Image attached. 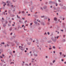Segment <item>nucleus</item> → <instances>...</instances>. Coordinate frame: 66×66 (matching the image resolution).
<instances>
[{
  "instance_id": "9d476101",
  "label": "nucleus",
  "mask_w": 66,
  "mask_h": 66,
  "mask_svg": "<svg viewBox=\"0 0 66 66\" xmlns=\"http://www.w3.org/2000/svg\"><path fill=\"white\" fill-rule=\"evenodd\" d=\"M12 30V28H10L9 29V30L11 31Z\"/></svg>"
},
{
  "instance_id": "0eeeda50",
  "label": "nucleus",
  "mask_w": 66,
  "mask_h": 66,
  "mask_svg": "<svg viewBox=\"0 0 66 66\" xmlns=\"http://www.w3.org/2000/svg\"><path fill=\"white\" fill-rule=\"evenodd\" d=\"M47 8V6H44V9H46Z\"/></svg>"
},
{
  "instance_id": "e433bc0d",
  "label": "nucleus",
  "mask_w": 66,
  "mask_h": 66,
  "mask_svg": "<svg viewBox=\"0 0 66 66\" xmlns=\"http://www.w3.org/2000/svg\"><path fill=\"white\" fill-rule=\"evenodd\" d=\"M53 52L54 53H55V51H53Z\"/></svg>"
},
{
  "instance_id": "cd10ccee",
  "label": "nucleus",
  "mask_w": 66,
  "mask_h": 66,
  "mask_svg": "<svg viewBox=\"0 0 66 66\" xmlns=\"http://www.w3.org/2000/svg\"><path fill=\"white\" fill-rule=\"evenodd\" d=\"M42 25H44V23H42Z\"/></svg>"
},
{
  "instance_id": "774afa93",
  "label": "nucleus",
  "mask_w": 66,
  "mask_h": 66,
  "mask_svg": "<svg viewBox=\"0 0 66 66\" xmlns=\"http://www.w3.org/2000/svg\"><path fill=\"white\" fill-rule=\"evenodd\" d=\"M30 55L31 56H32V54H31Z\"/></svg>"
},
{
  "instance_id": "5701e85b",
  "label": "nucleus",
  "mask_w": 66,
  "mask_h": 66,
  "mask_svg": "<svg viewBox=\"0 0 66 66\" xmlns=\"http://www.w3.org/2000/svg\"><path fill=\"white\" fill-rule=\"evenodd\" d=\"M50 19H49V18H48V21L49 22L50 21Z\"/></svg>"
},
{
  "instance_id": "f704fd0d",
  "label": "nucleus",
  "mask_w": 66,
  "mask_h": 66,
  "mask_svg": "<svg viewBox=\"0 0 66 66\" xmlns=\"http://www.w3.org/2000/svg\"><path fill=\"white\" fill-rule=\"evenodd\" d=\"M9 22L10 23H11V21H9Z\"/></svg>"
},
{
  "instance_id": "473e14b6",
  "label": "nucleus",
  "mask_w": 66,
  "mask_h": 66,
  "mask_svg": "<svg viewBox=\"0 0 66 66\" xmlns=\"http://www.w3.org/2000/svg\"><path fill=\"white\" fill-rule=\"evenodd\" d=\"M52 49V48H49V49L50 50H51V49Z\"/></svg>"
},
{
  "instance_id": "5fc2aeb1",
  "label": "nucleus",
  "mask_w": 66,
  "mask_h": 66,
  "mask_svg": "<svg viewBox=\"0 0 66 66\" xmlns=\"http://www.w3.org/2000/svg\"><path fill=\"white\" fill-rule=\"evenodd\" d=\"M29 53H30L31 54V51Z\"/></svg>"
},
{
  "instance_id": "7c9ffc66",
  "label": "nucleus",
  "mask_w": 66,
  "mask_h": 66,
  "mask_svg": "<svg viewBox=\"0 0 66 66\" xmlns=\"http://www.w3.org/2000/svg\"><path fill=\"white\" fill-rule=\"evenodd\" d=\"M25 65H27V66H28V64H25Z\"/></svg>"
},
{
  "instance_id": "9b49d317",
  "label": "nucleus",
  "mask_w": 66,
  "mask_h": 66,
  "mask_svg": "<svg viewBox=\"0 0 66 66\" xmlns=\"http://www.w3.org/2000/svg\"><path fill=\"white\" fill-rule=\"evenodd\" d=\"M1 44H5V43H4V42H2V43H1Z\"/></svg>"
},
{
  "instance_id": "ea45409f",
  "label": "nucleus",
  "mask_w": 66,
  "mask_h": 66,
  "mask_svg": "<svg viewBox=\"0 0 66 66\" xmlns=\"http://www.w3.org/2000/svg\"><path fill=\"white\" fill-rule=\"evenodd\" d=\"M45 57L46 58H48V57L47 56H46Z\"/></svg>"
},
{
  "instance_id": "f257e3e1",
  "label": "nucleus",
  "mask_w": 66,
  "mask_h": 66,
  "mask_svg": "<svg viewBox=\"0 0 66 66\" xmlns=\"http://www.w3.org/2000/svg\"><path fill=\"white\" fill-rule=\"evenodd\" d=\"M6 3L7 5L9 6H10L12 4V3L11 1H6Z\"/></svg>"
},
{
  "instance_id": "6ab92c4d",
  "label": "nucleus",
  "mask_w": 66,
  "mask_h": 66,
  "mask_svg": "<svg viewBox=\"0 0 66 66\" xmlns=\"http://www.w3.org/2000/svg\"><path fill=\"white\" fill-rule=\"evenodd\" d=\"M59 37V36L57 37V38H56L57 39H58V38Z\"/></svg>"
},
{
  "instance_id": "393cba45",
  "label": "nucleus",
  "mask_w": 66,
  "mask_h": 66,
  "mask_svg": "<svg viewBox=\"0 0 66 66\" xmlns=\"http://www.w3.org/2000/svg\"><path fill=\"white\" fill-rule=\"evenodd\" d=\"M44 17V15H43V16H42L41 17L42 18H43Z\"/></svg>"
},
{
  "instance_id": "f03ea898",
  "label": "nucleus",
  "mask_w": 66,
  "mask_h": 66,
  "mask_svg": "<svg viewBox=\"0 0 66 66\" xmlns=\"http://www.w3.org/2000/svg\"><path fill=\"white\" fill-rule=\"evenodd\" d=\"M51 39L53 42H55L56 41V37H55L54 38H53V37L51 38Z\"/></svg>"
},
{
  "instance_id": "ddd939ff",
  "label": "nucleus",
  "mask_w": 66,
  "mask_h": 66,
  "mask_svg": "<svg viewBox=\"0 0 66 66\" xmlns=\"http://www.w3.org/2000/svg\"><path fill=\"white\" fill-rule=\"evenodd\" d=\"M55 4L56 5V6H58V4L57 3H55Z\"/></svg>"
},
{
  "instance_id": "8fccbe9b",
  "label": "nucleus",
  "mask_w": 66,
  "mask_h": 66,
  "mask_svg": "<svg viewBox=\"0 0 66 66\" xmlns=\"http://www.w3.org/2000/svg\"><path fill=\"white\" fill-rule=\"evenodd\" d=\"M26 50H28V48H26Z\"/></svg>"
},
{
  "instance_id": "c756f323",
  "label": "nucleus",
  "mask_w": 66,
  "mask_h": 66,
  "mask_svg": "<svg viewBox=\"0 0 66 66\" xmlns=\"http://www.w3.org/2000/svg\"><path fill=\"white\" fill-rule=\"evenodd\" d=\"M6 26V25H3V26L4 27H5Z\"/></svg>"
},
{
  "instance_id": "a19ab883",
  "label": "nucleus",
  "mask_w": 66,
  "mask_h": 66,
  "mask_svg": "<svg viewBox=\"0 0 66 66\" xmlns=\"http://www.w3.org/2000/svg\"><path fill=\"white\" fill-rule=\"evenodd\" d=\"M63 24L64 25H65V23H63Z\"/></svg>"
},
{
  "instance_id": "1a4fd4ad",
  "label": "nucleus",
  "mask_w": 66,
  "mask_h": 66,
  "mask_svg": "<svg viewBox=\"0 0 66 66\" xmlns=\"http://www.w3.org/2000/svg\"><path fill=\"white\" fill-rule=\"evenodd\" d=\"M50 64L51 65H53V64L52 63H50Z\"/></svg>"
},
{
  "instance_id": "09e8293b",
  "label": "nucleus",
  "mask_w": 66,
  "mask_h": 66,
  "mask_svg": "<svg viewBox=\"0 0 66 66\" xmlns=\"http://www.w3.org/2000/svg\"><path fill=\"white\" fill-rule=\"evenodd\" d=\"M24 52H27V51H24Z\"/></svg>"
},
{
  "instance_id": "dca6fc26",
  "label": "nucleus",
  "mask_w": 66,
  "mask_h": 66,
  "mask_svg": "<svg viewBox=\"0 0 66 66\" xmlns=\"http://www.w3.org/2000/svg\"><path fill=\"white\" fill-rule=\"evenodd\" d=\"M14 64V62H11V63H10V64Z\"/></svg>"
},
{
  "instance_id": "c03bdc74",
  "label": "nucleus",
  "mask_w": 66,
  "mask_h": 66,
  "mask_svg": "<svg viewBox=\"0 0 66 66\" xmlns=\"http://www.w3.org/2000/svg\"><path fill=\"white\" fill-rule=\"evenodd\" d=\"M12 34H13V33L12 32L10 34V35H12Z\"/></svg>"
},
{
  "instance_id": "4c0bfd02",
  "label": "nucleus",
  "mask_w": 66,
  "mask_h": 66,
  "mask_svg": "<svg viewBox=\"0 0 66 66\" xmlns=\"http://www.w3.org/2000/svg\"><path fill=\"white\" fill-rule=\"evenodd\" d=\"M45 47H46V48H47L48 47V46H46Z\"/></svg>"
},
{
  "instance_id": "20e7f679",
  "label": "nucleus",
  "mask_w": 66,
  "mask_h": 66,
  "mask_svg": "<svg viewBox=\"0 0 66 66\" xmlns=\"http://www.w3.org/2000/svg\"><path fill=\"white\" fill-rule=\"evenodd\" d=\"M54 20L56 21H57L58 20L57 18H54Z\"/></svg>"
},
{
  "instance_id": "69168bd1",
  "label": "nucleus",
  "mask_w": 66,
  "mask_h": 66,
  "mask_svg": "<svg viewBox=\"0 0 66 66\" xmlns=\"http://www.w3.org/2000/svg\"><path fill=\"white\" fill-rule=\"evenodd\" d=\"M66 56V55H64V57H65Z\"/></svg>"
},
{
  "instance_id": "bb28decb",
  "label": "nucleus",
  "mask_w": 66,
  "mask_h": 66,
  "mask_svg": "<svg viewBox=\"0 0 66 66\" xmlns=\"http://www.w3.org/2000/svg\"><path fill=\"white\" fill-rule=\"evenodd\" d=\"M61 60L62 61H64V59H61Z\"/></svg>"
},
{
  "instance_id": "412c9836",
  "label": "nucleus",
  "mask_w": 66,
  "mask_h": 66,
  "mask_svg": "<svg viewBox=\"0 0 66 66\" xmlns=\"http://www.w3.org/2000/svg\"><path fill=\"white\" fill-rule=\"evenodd\" d=\"M32 24H33V23H30V25H32Z\"/></svg>"
},
{
  "instance_id": "13d9d810",
  "label": "nucleus",
  "mask_w": 66,
  "mask_h": 66,
  "mask_svg": "<svg viewBox=\"0 0 66 66\" xmlns=\"http://www.w3.org/2000/svg\"><path fill=\"white\" fill-rule=\"evenodd\" d=\"M39 49L40 50H41V48H39Z\"/></svg>"
},
{
  "instance_id": "6e6d98bb",
  "label": "nucleus",
  "mask_w": 66,
  "mask_h": 66,
  "mask_svg": "<svg viewBox=\"0 0 66 66\" xmlns=\"http://www.w3.org/2000/svg\"><path fill=\"white\" fill-rule=\"evenodd\" d=\"M0 57H1V58H3V57H2L1 56H0Z\"/></svg>"
},
{
  "instance_id": "f3484780",
  "label": "nucleus",
  "mask_w": 66,
  "mask_h": 66,
  "mask_svg": "<svg viewBox=\"0 0 66 66\" xmlns=\"http://www.w3.org/2000/svg\"><path fill=\"white\" fill-rule=\"evenodd\" d=\"M53 48H54V49H55V46H53Z\"/></svg>"
},
{
  "instance_id": "a878e982",
  "label": "nucleus",
  "mask_w": 66,
  "mask_h": 66,
  "mask_svg": "<svg viewBox=\"0 0 66 66\" xmlns=\"http://www.w3.org/2000/svg\"><path fill=\"white\" fill-rule=\"evenodd\" d=\"M32 59V60H35L34 59Z\"/></svg>"
},
{
  "instance_id": "052dcab7",
  "label": "nucleus",
  "mask_w": 66,
  "mask_h": 66,
  "mask_svg": "<svg viewBox=\"0 0 66 66\" xmlns=\"http://www.w3.org/2000/svg\"><path fill=\"white\" fill-rule=\"evenodd\" d=\"M15 25H14V24H12V26H14Z\"/></svg>"
},
{
  "instance_id": "a211bd4d",
  "label": "nucleus",
  "mask_w": 66,
  "mask_h": 66,
  "mask_svg": "<svg viewBox=\"0 0 66 66\" xmlns=\"http://www.w3.org/2000/svg\"><path fill=\"white\" fill-rule=\"evenodd\" d=\"M34 23L36 24L37 23V22H34Z\"/></svg>"
},
{
  "instance_id": "423d86ee",
  "label": "nucleus",
  "mask_w": 66,
  "mask_h": 66,
  "mask_svg": "<svg viewBox=\"0 0 66 66\" xmlns=\"http://www.w3.org/2000/svg\"><path fill=\"white\" fill-rule=\"evenodd\" d=\"M34 56H38V55L37 54H34Z\"/></svg>"
},
{
  "instance_id": "49530a36",
  "label": "nucleus",
  "mask_w": 66,
  "mask_h": 66,
  "mask_svg": "<svg viewBox=\"0 0 66 66\" xmlns=\"http://www.w3.org/2000/svg\"><path fill=\"white\" fill-rule=\"evenodd\" d=\"M45 34L46 35H47L46 33V32H45V33L44 34V35H45Z\"/></svg>"
},
{
  "instance_id": "6e6552de",
  "label": "nucleus",
  "mask_w": 66,
  "mask_h": 66,
  "mask_svg": "<svg viewBox=\"0 0 66 66\" xmlns=\"http://www.w3.org/2000/svg\"><path fill=\"white\" fill-rule=\"evenodd\" d=\"M52 42V41L51 40H50L48 41V43H50Z\"/></svg>"
},
{
  "instance_id": "864d4df0",
  "label": "nucleus",
  "mask_w": 66,
  "mask_h": 66,
  "mask_svg": "<svg viewBox=\"0 0 66 66\" xmlns=\"http://www.w3.org/2000/svg\"><path fill=\"white\" fill-rule=\"evenodd\" d=\"M13 53H15V51H13Z\"/></svg>"
},
{
  "instance_id": "37998d69",
  "label": "nucleus",
  "mask_w": 66,
  "mask_h": 66,
  "mask_svg": "<svg viewBox=\"0 0 66 66\" xmlns=\"http://www.w3.org/2000/svg\"><path fill=\"white\" fill-rule=\"evenodd\" d=\"M22 19L23 20H24L25 19L24 18H22Z\"/></svg>"
},
{
  "instance_id": "bf43d9fd",
  "label": "nucleus",
  "mask_w": 66,
  "mask_h": 66,
  "mask_svg": "<svg viewBox=\"0 0 66 66\" xmlns=\"http://www.w3.org/2000/svg\"><path fill=\"white\" fill-rule=\"evenodd\" d=\"M64 64H66V62H64Z\"/></svg>"
},
{
  "instance_id": "c9c22d12",
  "label": "nucleus",
  "mask_w": 66,
  "mask_h": 66,
  "mask_svg": "<svg viewBox=\"0 0 66 66\" xmlns=\"http://www.w3.org/2000/svg\"><path fill=\"white\" fill-rule=\"evenodd\" d=\"M40 9H41L42 10H43V8L42 7H41L40 8Z\"/></svg>"
},
{
  "instance_id": "4be33fe9",
  "label": "nucleus",
  "mask_w": 66,
  "mask_h": 66,
  "mask_svg": "<svg viewBox=\"0 0 66 66\" xmlns=\"http://www.w3.org/2000/svg\"><path fill=\"white\" fill-rule=\"evenodd\" d=\"M17 18H20V17L19 16H18V15H17Z\"/></svg>"
},
{
  "instance_id": "a18cd8bd",
  "label": "nucleus",
  "mask_w": 66,
  "mask_h": 66,
  "mask_svg": "<svg viewBox=\"0 0 66 66\" xmlns=\"http://www.w3.org/2000/svg\"><path fill=\"white\" fill-rule=\"evenodd\" d=\"M7 22H7V21H6L5 23H6V24H7Z\"/></svg>"
},
{
  "instance_id": "39448f33",
  "label": "nucleus",
  "mask_w": 66,
  "mask_h": 66,
  "mask_svg": "<svg viewBox=\"0 0 66 66\" xmlns=\"http://www.w3.org/2000/svg\"><path fill=\"white\" fill-rule=\"evenodd\" d=\"M60 6H63V4H60Z\"/></svg>"
},
{
  "instance_id": "b1692460",
  "label": "nucleus",
  "mask_w": 66,
  "mask_h": 66,
  "mask_svg": "<svg viewBox=\"0 0 66 66\" xmlns=\"http://www.w3.org/2000/svg\"><path fill=\"white\" fill-rule=\"evenodd\" d=\"M60 55H62V53L61 52H60Z\"/></svg>"
},
{
  "instance_id": "c85d7f7f",
  "label": "nucleus",
  "mask_w": 66,
  "mask_h": 66,
  "mask_svg": "<svg viewBox=\"0 0 66 66\" xmlns=\"http://www.w3.org/2000/svg\"><path fill=\"white\" fill-rule=\"evenodd\" d=\"M28 16H30V14H28Z\"/></svg>"
},
{
  "instance_id": "7ed1b4c3",
  "label": "nucleus",
  "mask_w": 66,
  "mask_h": 66,
  "mask_svg": "<svg viewBox=\"0 0 66 66\" xmlns=\"http://www.w3.org/2000/svg\"><path fill=\"white\" fill-rule=\"evenodd\" d=\"M3 3L4 4V5H3V6L5 7V5H6V3L5 2H3Z\"/></svg>"
},
{
  "instance_id": "2f4dec72",
  "label": "nucleus",
  "mask_w": 66,
  "mask_h": 66,
  "mask_svg": "<svg viewBox=\"0 0 66 66\" xmlns=\"http://www.w3.org/2000/svg\"><path fill=\"white\" fill-rule=\"evenodd\" d=\"M60 30L61 31H62V32L63 31V30H62V29H61Z\"/></svg>"
},
{
  "instance_id": "58836bf2",
  "label": "nucleus",
  "mask_w": 66,
  "mask_h": 66,
  "mask_svg": "<svg viewBox=\"0 0 66 66\" xmlns=\"http://www.w3.org/2000/svg\"><path fill=\"white\" fill-rule=\"evenodd\" d=\"M19 14H21V12H18Z\"/></svg>"
},
{
  "instance_id": "aec40b11",
  "label": "nucleus",
  "mask_w": 66,
  "mask_h": 66,
  "mask_svg": "<svg viewBox=\"0 0 66 66\" xmlns=\"http://www.w3.org/2000/svg\"><path fill=\"white\" fill-rule=\"evenodd\" d=\"M47 34L48 35H49L50 34V33L49 32H48L47 33Z\"/></svg>"
},
{
  "instance_id": "680f3d73",
  "label": "nucleus",
  "mask_w": 66,
  "mask_h": 66,
  "mask_svg": "<svg viewBox=\"0 0 66 66\" xmlns=\"http://www.w3.org/2000/svg\"><path fill=\"white\" fill-rule=\"evenodd\" d=\"M37 21H38V22L39 21V20H38V19L37 20Z\"/></svg>"
},
{
  "instance_id": "338daca9",
  "label": "nucleus",
  "mask_w": 66,
  "mask_h": 66,
  "mask_svg": "<svg viewBox=\"0 0 66 66\" xmlns=\"http://www.w3.org/2000/svg\"><path fill=\"white\" fill-rule=\"evenodd\" d=\"M59 32H57V34H59Z\"/></svg>"
},
{
  "instance_id": "de8ad7c7",
  "label": "nucleus",
  "mask_w": 66,
  "mask_h": 66,
  "mask_svg": "<svg viewBox=\"0 0 66 66\" xmlns=\"http://www.w3.org/2000/svg\"><path fill=\"white\" fill-rule=\"evenodd\" d=\"M2 56H4V55L3 54H2Z\"/></svg>"
},
{
  "instance_id": "79ce46f5",
  "label": "nucleus",
  "mask_w": 66,
  "mask_h": 66,
  "mask_svg": "<svg viewBox=\"0 0 66 66\" xmlns=\"http://www.w3.org/2000/svg\"><path fill=\"white\" fill-rule=\"evenodd\" d=\"M63 37L64 38L65 37V35H63Z\"/></svg>"
},
{
  "instance_id": "0e129e2a",
  "label": "nucleus",
  "mask_w": 66,
  "mask_h": 66,
  "mask_svg": "<svg viewBox=\"0 0 66 66\" xmlns=\"http://www.w3.org/2000/svg\"><path fill=\"white\" fill-rule=\"evenodd\" d=\"M30 40H32V38L30 39Z\"/></svg>"
},
{
  "instance_id": "f8f14e48",
  "label": "nucleus",
  "mask_w": 66,
  "mask_h": 66,
  "mask_svg": "<svg viewBox=\"0 0 66 66\" xmlns=\"http://www.w3.org/2000/svg\"><path fill=\"white\" fill-rule=\"evenodd\" d=\"M22 13H25L24 11H22L21 12Z\"/></svg>"
},
{
  "instance_id": "e2e57ef3",
  "label": "nucleus",
  "mask_w": 66,
  "mask_h": 66,
  "mask_svg": "<svg viewBox=\"0 0 66 66\" xmlns=\"http://www.w3.org/2000/svg\"><path fill=\"white\" fill-rule=\"evenodd\" d=\"M24 64H22V66H23V65H24Z\"/></svg>"
},
{
  "instance_id": "2eb2a0df",
  "label": "nucleus",
  "mask_w": 66,
  "mask_h": 66,
  "mask_svg": "<svg viewBox=\"0 0 66 66\" xmlns=\"http://www.w3.org/2000/svg\"><path fill=\"white\" fill-rule=\"evenodd\" d=\"M56 61L55 60H54L53 61V63H54V62H55Z\"/></svg>"
},
{
  "instance_id": "72a5a7b5",
  "label": "nucleus",
  "mask_w": 66,
  "mask_h": 66,
  "mask_svg": "<svg viewBox=\"0 0 66 66\" xmlns=\"http://www.w3.org/2000/svg\"><path fill=\"white\" fill-rule=\"evenodd\" d=\"M24 27V25H23L22 26V27Z\"/></svg>"
},
{
  "instance_id": "4468645a",
  "label": "nucleus",
  "mask_w": 66,
  "mask_h": 66,
  "mask_svg": "<svg viewBox=\"0 0 66 66\" xmlns=\"http://www.w3.org/2000/svg\"><path fill=\"white\" fill-rule=\"evenodd\" d=\"M2 20H3V21H4V18H2Z\"/></svg>"
},
{
  "instance_id": "603ef678",
  "label": "nucleus",
  "mask_w": 66,
  "mask_h": 66,
  "mask_svg": "<svg viewBox=\"0 0 66 66\" xmlns=\"http://www.w3.org/2000/svg\"><path fill=\"white\" fill-rule=\"evenodd\" d=\"M4 15H5V12H4Z\"/></svg>"
},
{
  "instance_id": "3c124183",
  "label": "nucleus",
  "mask_w": 66,
  "mask_h": 66,
  "mask_svg": "<svg viewBox=\"0 0 66 66\" xmlns=\"http://www.w3.org/2000/svg\"><path fill=\"white\" fill-rule=\"evenodd\" d=\"M41 29V27H39V29Z\"/></svg>"
},
{
  "instance_id": "4d7b16f0",
  "label": "nucleus",
  "mask_w": 66,
  "mask_h": 66,
  "mask_svg": "<svg viewBox=\"0 0 66 66\" xmlns=\"http://www.w3.org/2000/svg\"><path fill=\"white\" fill-rule=\"evenodd\" d=\"M4 46H5V47H6L7 46V45H5Z\"/></svg>"
}]
</instances>
